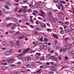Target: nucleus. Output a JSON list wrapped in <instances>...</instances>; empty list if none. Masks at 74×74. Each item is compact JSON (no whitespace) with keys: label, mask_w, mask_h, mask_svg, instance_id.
I'll use <instances>...</instances> for the list:
<instances>
[{"label":"nucleus","mask_w":74,"mask_h":74,"mask_svg":"<svg viewBox=\"0 0 74 74\" xmlns=\"http://www.w3.org/2000/svg\"><path fill=\"white\" fill-rule=\"evenodd\" d=\"M40 26L43 28H45V24L44 23H40Z\"/></svg>","instance_id":"obj_6"},{"label":"nucleus","mask_w":74,"mask_h":74,"mask_svg":"<svg viewBox=\"0 0 74 74\" xmlns=\"http://www.w3.org/2000/svg\"><path fill=\"white\" fill-rule=\"evenodd\" d=\"M44 57H42V58H41L40 59V60H44Z\"/></svg>","instance_id":"obj_50"},{"label":"nucleus","mask_w":74,"mask_h":74,"mask_svg":"<svg viewBox=\"0 0 74 74\" xmlns=\"http://www.w3.org/2000/svg\"><path fill=\"white\" fill-rule=\"evenodd\" d=\"M36 30H41V29L40 28L38 27H36Z\"/></svg>","instance_id":"obj_21"},{"label":"nucleus","mask_w":74,"mask_h":74,"mask_svg":"<svg viewBox=\"0 0 74 74\" xmlns=\"http://www.w3.org/2000/svg\"><path fill=\"white\" fill-rule=\"evenodd\" d=\"M53 37L55 38H56V39H58V36H57V35L55 34H53Z\"/></svg>","instance_id":"obj_9"},{"label":"nucleus","mask_w":74,"mask_h":74,"mask_svg":"<svg viewBox=\"0 0 74 74\" xmlns=\"http://www.w3.org/2000/svg\"><path fill=\"white\" fill-rule=\"evenodd\" d=\"M21 73H25V71H21Z\"/></svg>","instance_id":"obj_61"},{"label":"nucleus","mask_w":74,"mask_h":74,"mask_svg":"<svg viewBox=\"0 0 74 74\" xmlns=\"http://www.w3.org/2000/svg\"><path fill=\"white\" fill-rule=\"evenodd\" d=\"M30 27H31V28H34V26L33 25H31L30 26Z\"/></svg>","instance_id":"obj_56"},{"label":"nucleus","mask_w":74,"mask_h":74,"mask_svg":"<svg viewBox=\"0 0 74 74\" xmlns=\"http://www.w3.org/2000/svg\"><path fill=\"white\" fill-rule=\"evenodd\" d=\"M6 68H7L6 67L2 66L1 67V70H5Z\"/></svg>","instance_id":"obj_22"},{"label":"nucleus","mask_w":74,"mask_h":74,"mask_svg":"<svg viewBox=\"0 0 74 74\" xmlns=\"http://www.w3.org/2000/svg\"><path fill=\"white\" fill-rule=\"evenodd\" d=\"M33 32L34 35H37V34H38V32H37L36 30H34Z\"/></svg>","instance_id":"obj_11"},{"label":"nucleus","mask_w":74,"mask_h":74,"mask_svg":"<svg viewBox=\"0 0 74 74\" xmlns=\"http://www.w3.org/2000/svg\"><path fill=\"white\" fill-rule=\"evenodd\" d=\"M64 29H66V28H67V26L66 25H64Z\"/></svg>","instance_id":"obj_57"},{"label":"nucleus","mask_w":74,"mask_h":74,"mask_svg":"<svg viewBox=\"0 0 74 74\" xmlns=\"http://www.w3.org/2000/svg\"><path fill=\"white\" fill-rule=\"evenodd\" d=\"M1 49H2V50H5L6 48V47H3V48H2Z\"/></svg>","instance_id":"obj_44"},{"label":"nucleus","mask_w":74,"mask_h":74,"mask_svg":"<svg viewBox=\"0 0 74 74\" xmlns=\"http://www.w3.org/2000/svg\"><path fill=\"white\" fill-rule=\"evenodd\" d=\"M12 50H10L8 51H6L5 53V54L6 56H8V55H12Z\"/></svg>","instance_id":"obj_3"},{"label":"nucleus","mask_w":74,"mask_h":74,"mask_svg":"<svg viewBox=\"0 0 74 74\" xmlns=\"http://www.w3.org/2000/svg\"><path fill=\"white\" fill-rule=\"evenodd\" d=\"M15 66H16V65H10V67H15Z\"/></svg>","instance_id":"obj_24"},{"label":"nucleus","mask_w":74,"mask_h":74,"mask_svg":"<svg viewBox=\"0 0 74 74\" xmlns=\"http://www.w3.org/2000/svg\"><path fill=\"white\" fill-rule=\"evenodd\" d=\"M46 25L48 26H49V27H51V25H50V24L49 23H46Z\"/></svg>","instance_id":"obj_37"},{"label":"nucleus","mask_w":74,"mask_h":74,"mask_svg":"<svg viewBox=\"0 0 74 74\" xmlns=\"http://www.w3.org/2000/svg\"><path fill=\"white\" fill-rule=\"evenodd\" d=\"M66 33H71L72 32V31L71 30H69V29H66Z\"/></svg>","instance_id":"obj_8"},{"label":"nucleus","mask_w":74,"mask_h":74,"mask_svg":"<svg viewBox=\"0 0 74 74\" xmlns=\"http://www.w3.org/2000/svg\"><path fill=\"white\" fill-rule=\"evenodd\" d=\"M14 61H15V59L13 58L9 59L8 60V62H10V63H12V62H14Z\"/></svg>","instance_id":"obj_7"},{"label":"nucleus","mask_w":74,"mask_h":74,"mask_svg":"<svg viewBox=\"0 0 74 74\" xmlns=\"http://www.w3.org/2000/svg\"><path fill=\"white\" fill-rule=\"evenodd\" d=\"M19 59L20 60H23H23H24V57H21L19 58Z\"/></svg>","instance_id":"obj_25"},{"label":"nucleus","mask_w":74,"mask_h":74,"mask_svg":"<svg viewBox=\"0 0 74 74\" xmlns=\"http://www.w3.org/2000/svg\"><path fill=\"white\" fill-rule=\"evenodd\" d=\"M49 74H54V73L53 71H51L49 72Z\"/></svg>","instance_id":"obj_42"},{"label":"nucleus","mask_w":74,"mask_h":74,"mask_svg":"<svg viewBox=\"0 0 74 74\" xmlns=\"http://www.w3.org/2000/svg\"><path fill=\"white\" fill-rule=\"evenodd\" d=\"M52 60H54V61H56V60H58V59L57 58H53L52 59Z\"/></svg>","instance_id":"obj_32"},{"label":"nucleus","mask_w":74,"mask_h":74,"mask_svg":"<svg viewBox=\"0 0 74 74\" xmlns=\"http://www.w3.org/2000/svg\"><path fill=\"white\" fill-rule=\"evenodd\" d=\"M22 8H24L25 9H26V8H27V6H23Z\"/></svg>","instance_id":"obj_47"},{"label":"nucleus","mask_w":74,"mask_h":74,"mask_svg":"<svg viewBox=\"0 0 74 74\" xmlns=\"http://www.w3.org/2000/svg\"><path fill=\"white\" fill-rule=\"evenodd\" d=\"M51 56H50V55L49 54L47 55L46 56V58L47 59H50Z\"/></svg>","instance_id":"obj_17"},{"label":"nucleus","mask_w":74,"mask_h":74,"mask_svg":"<svg viewBox=\"0 0 74 74\" xmlns=\"http://www.w3.org/2000/svg\"><path fill=\"white\" fill-rule=\"evenodd\" d=\"M58 17L59 18H61L62 16H61V15H58Z\"/></svg>","instance_id":"obj_55"},{"label":"nucleus","mask_w":74,"mask_h":74,"mask_svg":"<svg viewBox=\"0 0 74 74\" xmlns=\"http://www.w3.org/2000/svg\"><path fill=\"white\" fill-rule=\"evenodd\" d=\"M34 13H35V14H37L38 12L37 10H34L33 11Z\"/></svg>","instance_id":"obj_27"},{"label":"nucleus","mask_w":74,"mask_h":74,"mask_svg":"<svg viewBox=\"0 0 74 74\" xmlns=\"http://www.w3.org/2000/svg\"><path fill=\"white\" fill-rule=\"evenodd\" d=\"M63 52L64 53H66V48H63L62 49Z\"/></svg>","instance_id":"obj_13"},{"label":"nucleus","mask_w":74,"mask_h":74,"mask_svg":"<svg viewBox=\"0 0 74 74\" xmlns=\"http://www.w3.org/2000/svg\"><path fill=\"white\" fill-rule=\"evenodd\" d=\"M56 6L59 9V10H60L61 9V8H60V7L59 6V5L57 4L56 5Z\"/></svg>","instance_id":"obj_29"},{"label":"nucleus","mask_w":74,"mask_h":74,"mask_svg":"<svg viewBox=\"0 0 74 74\" xmlns=\"http://www.w3.org/2000/svg\"><path fill=\"white\" fill-rule=\"evenodd\" d=\"M7 63H2V65H6V64H7Z\"/></svg>","instance_id":"obj_54"},{"label":"nucleus","mask_w":74,"mask_h":74,"mask_svg":"<svg viewBox=\"0 0 74 74\" xmlns=\"http://www.w3.org/2000/svg\"><path fill=\"white\" fill-rule=\"evenodd\" d=\"M64 33V30H61L60 32V34H63Z\"/></svg>","instance_id":"obj_16"},{"label":"nucleus","mask_w":74,"mask_h":74,"mask_svg":"<svg viewBox=\"0 0 74 74\" xmlns=\"http://www.w3.org/2000/svg\"><path fill=\"white\" fill-rule=\"evenodd\" d=\"M50 21L51 22H53L54 23H55V20L54 18H52L51 19Z\"/></svg>","instance_id":"obj_15"},{"label":"nucleus","mask_w":74,"mask_h":74,"mask_svg":"<svg viewBox=\"0 0 74 74\" xmlns=\"http://www.w3.org/2000/svg\"><path fill=\"white\" fill-rule=\"evenodd\" d=\"M24 37H25V36L23 35L22 36H19V39H20V40H22L24 38Z\"/></svg>","instance_id":"obj_12"},{"label":"nucleus","mask_w":74,"mask_h":74,"mask_svg":"<svg viewBox=\"0 0 74 74\" xmlns=\"http://www.w3.org/2000/svg\"><path fill=\"white\" fill-rule=\"evenodd\" d=\"M19 74V72H16L13 73V74Z\"/></svg>","instance_id":"obj_48"},{"label":"nucleus","mask_w":74,"mask_h":74,"mask_svg":"<svg viewBox=\"0 0 74 74\" xmlns=\"http://www.w3.org/2000/svg\"><path fill=\"white\" fill-rule=\"evenodd\" d=\"M61 30H63V28L62 27H60L59 28Z\"/></svg>","instance_id":"obj_58"},{"label":"nucleus","mask_w":74,"mask_h":74,"mask_svg":"<svg viewBox=\"0 0 74 74\" xmlns=\"http://www.w3.org/2000/svg\"><path fill=\"white\" fill-rule=\"evenodd\" d=\"M36 23L37 25H38L39 24V23L38 22V21L36 22Z\"/></svg>","instance_id":"obj_60"},{"label":"nucleus","mask_w":74,"mask_h":74,"mask_svg":"<svg viewBox=\"0 0 74 74\" xmlns=\"http://www.w3.org/2000/svg\"><path fill=\"white\" fill-rule=\"evenodd\" d=\"M56 70V69L53 68L51 69V71H55Z\"/></svg>","instance_id":"obj_45"},{"label":"nucleus","mask_w":74,"mask_h":74,"mask_svg":"<svg viewBox=\"0 0 74 74\" xmlns=\"http://www.w3.org/2000/svg\"><path fill=\"white\" fill-rule=\"evenodd\" d=\"M10 19H11V18H10V17H6V20H9Z\"/></svg>","instance_id":"obj_43"},{"label":"nucleus","mask_w":74,"mask_h":74,"mask_svg":"<svg viewBox=\"0 0 74 74\" xmlns=\"http://www.w3.org/2000/svg\"><path fill=\"white\" fill-rule=\"evenodd\" d=\"M6 44H7V43H6L5 42H3L2 43V45H6Z\"/></svg>","instance_id":"obj_23"},{"label":"nucleus","mask_w":74,"mask_h":74,"mask_svg":"<svg viewBox=\"0 0 74 74\" xmlns=\"http://www.w3.org/2000/svg\"><path fill=\"white\" fill-rule=\"evenodd\" d=\"M31 22H34V21H33V19H30Z\"/></svg>","instance_id":"obj_53"},{"label":"nucleus","mask_w":74,"mask_h":74,"mask_svg":"<svg viewBox=\"0 0 74 74\" xmlns=\"http://www.w3.org/2000/svg\"><path fill=\"white\" fill-rule=\"evenodd\" d=\"M47 67H48V66H43V68L44 69H47Z\"/></svg>","instance_id":"obj_46"},{"label":"nucleus","mask_w":74,"mask_h":74,"mask_svg":"<svg viewBox=\"0 0 74 74\" xmlns=\"http://www.w3.org/2000/svg\"><path fill=\"white\" fill-rule=\"evenodd\" d=\"M30 50V48H29L27 49H25L24 50V51L23 53H21L19 54V56H23L25 54V53L26 52H27V51H29Z\"/></svg>","instance_id":"obj_1"},{"label":"nucleus","mask_w":74,"mask_h":74,"mask_svg":"<svg viewBox=\"0 0 74 74\" xmlns=\"http://www.w3.org/2000/svg\"><path fill=\"white\" fill-rule=\"evenodd\" d=\"M16 45H18H18H19V41H16Z\"/></svg>","instance_id":"obj_26"},{"label":"nucleus","mask_w":74,"mask_h":74,"mask_svg":"<svg viewBox=\"0 0 74 74\" xmlns=\"http://www.w3.org/2000/svg\"><path fill=\"white\" fill-rule=\"evenodd\" d=\"M10 33H14V31H12L10 32Z\"/></svg>","instance_id":"obj_64"},{"label":"nucleus","mask_w":74,"mask_h":74,"mask_svg":"<svg viewBox=\"0 0 74 74\" xmlns=\"http://www.w3.org/2000/svg\"><path fill=\"white\" fill-rule=\"evenodd\" d=\"M41 69H39L38 71H36V72L37 73H39V72H40V71H41Z\"/></svg>","instance_id":"obj_39"},{"label":"nucleus","mask_w":74,"mask_h":74,"mask_svg":"<svg viewBox=\"0 0 74 74\" xmlns=\"http://www.w3.org/2000/svg\"><path fill=\"white\" fill-rule=\"evenodd\" d=\"M11 23H9L7 25V27H9V26H11Z\"/></svg>","instance_id":"obj_34"},{"label":"nucleus","mask_w":74,"mask_h":74,"mask_svg":"<svg viewBox=\"0 0 74 74\" xmlns=\"http://www.w3.org/2000/svg\"><path fill=\"white\" fill-rule=\"evenodd\" d=\"M14 26H19V24L17 23L14 25Z\"/></svg>","instance_id":"obj_41"},{"label":"nucleus","mask_w":74,"mask_h":74,"mask_svg":"<svg viewBox=\"0 0 74 74\" xmlns=\"http://www.w3.org/2000/svg\"><path fill=\"white\" fill-rule=\"evenodd\" d=\"M45 47H47V46H44V45H41L40 47V50H42L44 49V50H46V48Z\"/></svg>","instance_id":"obj_5"},{"label":"nucleus","mask_w":74,"mask_h":74,"mask_svg":"<svg viewBox=\"0 0 74 74\" xmlns=\"http://www.w3.org/2000/svg\"><path fill=\"white\" fill-rule=\"evenodd\" d=\"M49 16L50 18H52L53 17V16L52 15V13H49Z\"/></svg>","instance_id":"obj_10"},{"label":"nucleus","mask_w":74,"mask_h":74,"mask_svg":"<svg viewBox=\"0 0 74 74\" xmlns=\"http://www.w3.org/2000/svg\"><path fill=\"white\" fill-rule=\"evenodd\" d=\"M36 55H38V56H41V54H40V53H36Z\"/></svg>","instance_id":"obj_28"},{"label":"nucleus","mask_w":74,"mask_h":74,"mask_svg":"<svg viewBox=\"0 0 74 74\" xmlns=\"http://www.w3.org/2000/svg\"><path fill=\"white\" fill-rule=\"evenodd\" d=\"M40 41H42V38H41L39 39Z\"/></svg>","instance_id":"obj_62"},{"label":"nucleus","mask_w":74,"mask_h":74,"mask_svg":"<svg viewBox=\"0 0 74 74\" xmlns=\"http://www.w3.org/2000/svg\"><path fill=\"white\" fill-rule=\"evenodd\" d=\"M68 59H69V58H68L67 56H65V60H68Z\"/></svg>","instance_id":"obj_30"},{"label":"nucleus","mask_w":74,"mask_h":74,"mask_svg":"<svg viewBox=\"0 0 74 74\" xmlns=\"http://www.w3.org/2000/svg\"><path fill=\"white\" fill-rule=\"evenodd\" d=\"M38 58H39V56H36L35 57V59L36 60H38Z\"/></svg>","instance_id":"obj_40"},{"label":"nucleus","mask_w":74,"mask_h":74,"mask_svg":"<svg viewBox=\"0 0 74 74\" xmlns=\"http://www.w3.org/2000/svg\"><path fill=\"white\" fill-rule=\"evenodd\" d=\"M64 23L66 25H68V24H69V21L65 22Z\"/></svg>","instance_id":"obj_35"},{"label":"nucleus","mask_w":74,"mask_h":74,"mask_svg":"<svg viewBox=\"0 0 74 74\" xmlns=\"http://www.w3.org/2000/svg\"><path fill=\"white\" fill-rule=\"evenodd\" d=\"M27 12H32V11L31 10H29V9H27Z\"/></svg>","instance_id":"obj_36"},{"label":"nucleus","mask_w":74,"mask_h":74,"mask_svg":"<svg viewBox=\"0 0 74 74\" xmlns=\"http://www.w3.org/2000/svg\"><path fill=\"white\" fill-rule=\"evenodd\" d=\"M27 10L26 9H23V13H26Z\"/></svg>","instance_id":"obj_19"},{"label":"nucleus","mask_w":74,"mask_h":74,"mask_svg":"<svg viewBox=\"0 0 74 74\" xmlns=\"http://www.w3.org/2000/svg\"><path fill=\"white\" fill-rule=\"evenodd\" d=\"M44 42H46L45 43H44V44H47V42H48V40L47 38H45L44 40Z\"/></svg>","instance_id":"obj_14"},{"label":"nucleus","mask_w":74,"mask_h":74,"mask_svg":"<svg viewBox=\"0 0 74 74\" xmlns=\"http://www.w3.org/2000/svg\"><path fill=\"white\" fill-rule=\"evenodd\" d=\"M58 59H59V60H61V59H62V58L61 57H60V56H59L58 57Z\"/></svg>","instance_id":"obj_52"},{"label":"nucleus","mask_w":74,"mask_h":74,"mask_svg":"<svg viewBox=\"0 0 74 74\" xmlns=\"http://www.w3.org/2000/svg\"><path fill=\"white\" fill-rule=\"evenodd\" d=\"M14 11L16 12L17 11V8H16L14 9Z\"/></svg>","instance_id":"obj_63"},{"label":"nucleus","mask_w":74,"mask_h":74,"mask_svg":"<svg viewBox=\"0 0 74 74\" xmlns=\"http://www.w3.org/2000/svg\"><path fill=\"white\" fill-rule=\"evenodd\" d=\"M56 48L57 49H58V50L59 49H60V46L59 45L57 46L56 47Z\"/></svg>","instance_id":"obj_31"},{"label":"nucleus","mask_w":74,"mask_h":74,"mask_svg":"<svg viewBox=\"0 0 74 74\" xmlns=\"http://www.w3.org/2000/svg\"><path fill=\"white\" fill-rule=\"evenodd\" d=\"M55 57V56H50V58H53Z\"/></svg>","instance_id":"obj_59"},{"label":"nucleus","mask_w":74,"mask_h":74,"mask_svg":"<svg viewBox=\"0 0 74 74\" xmlns=\"http://www.w3.org/2000/svg\"><path fill=\"white\" fill-rule=\"evenodd\" d=\"M42 16H44V12H42Z\"/></svg>","instance_id":"obj_49"},{"label":"nucleus","mask_w":74,"mask_h":74,"mask_svg":"<svg viewBox=\"0 0 74 74\" xmlns=\"http://www.w3.org/2000/svg\"><path fill=\"white\" fill-rule=\"evenodd\" d=\"M31 60V58L29 56H26L24 57L23 61L27 62V61H30Z\"/></svg>","instance_id":"obj_2"},{"label":"nucleus","mask_w":74,"mask_h":74,"mask_svg":"<svg viewBox=\"0 0 74 74\" xmlns=\"http://www.w3.org/2000/svg\"><path fill=\"white\" fill-rule=\"evenodd\" d=\"M6 4L7 5H11V3L10 2H7L6 3Z\"/></svg>","instance_id":"obj_20"},{"label":"nucleus","mask_w":74,"mask_h":74,"mask_svg":"<svg viewBox=\"0 0 74 74\" xmlns=\"http://www.w3.org/2000/svg\"><path fill=\"white\" fill-rule=\"evenodd\" d=\"M61 2L64 4H66V2L64 1H61Z\"/></svg>","instance_id":"obj_33"},{"label":"nucleus","mask_w":74,"mask_h":74,"mask_svg":"<svg viewBox=\"0 0 74 74\" xmlns=\"http://www.w3.org/2000/svg\"><path fill=\"white\" fill-rule=\"evenodd\" d=\"M10 43L11 44V46H13L14 45V42H13V41H11L10 42Z\"/></svg>","instance_id":"obj_18"},{"label":"nucleus","mask_w":74,"mask_h":74,"mask_svg":"<svg viewBox=\"0 0 74 74\" xmlns=\"http://www.w3.org/2000/svg\"><path fill=\"white\" fill-rule=\"evenodd\" d=\"M65 48H66V49H67V51H71V48L70 46L66 45L65 46Z\"/></svg>","instance_id":"obj_4"},{"label":"nucleus","mask_w":74,"mask_h":74,"mask_svg":"<svg viewBox=\"0 0 74 74\" xmlns=\"http://www.w3.org/2000/svg\"><path fill=\"white\" fill-rule=\"evenodd\" d=\"M60 5V7H61V8H62V7H63V5L62 4Z\"/></svg>","instance_id":"obj_51"},{"label":"nucleus","mask_w":74,"mask_h":74,"mask_svg":"<svg viewBox=\"0 0 74 74\" xmlns=\"http://www.w3.org/2000/svg\"><path fill=\"white\" fill-rule=\"evenodd\" d=\"M67 67V66H64L62 67L61 68V70H63V69H64V68H65V67Z\"/></svg>","instance_id":"obj_38"}]
</instances>
